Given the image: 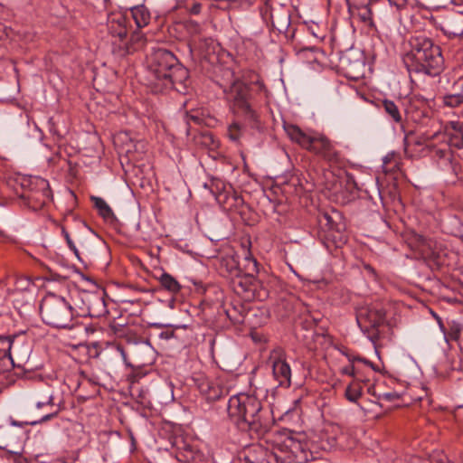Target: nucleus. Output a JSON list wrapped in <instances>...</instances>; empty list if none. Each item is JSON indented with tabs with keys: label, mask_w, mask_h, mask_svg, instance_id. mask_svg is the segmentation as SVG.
<instances>
[{
	"label": "nucleus",
	"mask_w": 463,
	"mask_h": 463,
	"mask_svg": "<svg viewBox=\"0 0 463 463\" xmlns=\"http://www.w3.org/2000/svg\"><path fill=\"white\" fill-rule=\"evenodd\" d=\"M367 392H368V393H369V394H371V395L375 396V397H377V398H378V394L375 392V391H374V387H373V386H372V385H371V386H369V387L367 388Z\"/></svg>",
	"instance_id": "nucleus-46"
},
{
	"label": "nucleus",
	"mask_w": 463,
	"mask_h": 463,
	"mask_svg": "<svg viewBox=\"0 0 463 463\" xmlns=\"http://www.w3.org/2000/svg\"><path fill=\"white\" fill-rule=\"evenodd\" d=\"M198 143L212 151H214L219 147V141L215 139L213 134L208 132L202 133L198 137Z\"/></svg>",
	"instance_id": "nucleus-25"
},
{
	"label": "nucleus",
	"mask_w": 463,
	"mask_h": 463,
	"mask_svg": "<svg viewBox=\"0 0 463 463\" xmlns=\"http://www.w3.org/2000/svg\"><path fill=\"white\" fill-rule=\"evenodd\" d=\"M91 201L94 203L95 207L99 211V213L107 221L115 220V214L110 208V206L107 203V202L97 196H92Z\"/></svg>",
	"instance_id": "nucleus-22"
},
{
	"label": "nucleus",
	"mask_w": 463,
	"mask_h": 463,
	"mask_svg": "<svg viewBox=\"0 0 463 463\" xmlns=\"http://www.w3.org/2000/svg\"><path fill=\"white\" fill-rule=\"evenodd\" d=\"M161 286L171 293H177L181 289L179 282L169 273L163 272L158 279Z\"/></svg>",
	"instance_id": "nucleus-24"
},
{
	"label": "nucleus",
	"mask_w": 463,
	"mask_h": 463,
	"mask_svg": "<svg viewBox=\"0 0 463 463\" xmlns=\"http://www.w3.org/2000/svg\"><path fill=\"white\" fill-rule=\"evenodd\" d=\"M186 29L192 34H197L201 31L199 24L194 21H188L186 23Z\"/></svg>",
	"instance_id": "nucleus-35"
},
{
	"label": "nucleus",
	"mask_w": 463,
	"mask_h": 463,
	"mask_svg": "<svg viewBox=\"0 0 463 463\" xmlns=\"http://www.w3.org/2000/svg\"><path fill=\"white\" fill-rule=\"evenodd\" d=\"M341 435V429L338 425H327L319 437L320 448L324 450H330L338 445Z\"/></svg>",
	"instance_id": "nucleus-16"
},
{
	"label": "nucleus",
	"mask_w": 463,
	"mask_h": 463,
	"mask_svg": "<svg viewBox=\"0 0 463 463\" xmlns=\"http://www.w3.org/2000/svg\"><path fill=\"white\" fill-rule=\"evenodd\" d=\"M128 148L126 149V152L127 153H130L131 152V147L133 146L135 149H138V148H141V149H144L146 145L143 141H137L136 142L135 144L130 141V144L128 145Z\"/></svg>",
	"instance_id": "nucleus-39"
},
{
	"label": "nucleus",
	"mask_w": 463,
	"mask_h": 463,
	"mask_svg": "<svg viewBox=\"0 0 463 463\" xmlns=\"http://www.w3.org/2000/svg\"><path fill=\"white\" fill-rule=\"evenodd\" d=\"M173 336H174V333L169 332V331L162 332L160 334V337L163 339H165V340H168V339L172 338Z\"/></svg>",
	"instance_id": "nucleus-44"
},
{
	"label": "nucleus",
	"mask_w": 463,
	"mask_h": 463,
	"mask_svg": "<svg viewBox=\"0 0 463 463\" xmlns=\"http://www.w3.org/2000/svg\"><path fill=\"white\" fill-rule=\"evenodd\" d=\"M443 101L448 107H458L463 103V93L447 94L444 96Z\"/></svg>",
	"instance_id": "nucleus-29"
},
{
	"label": "nucleus",
	"mask_w": 463,
	"mask_h": 463,
	"mask_svg": "<svg viewBox=\"0 0 463 463\" xmlns=\"http://www.w3.org/2000/svg\"><path fill=\"white\" fill-rule=\"evenodd\" d=\"M367 380L365 378L364 379H353L346 386L345 390L344 396L345 398L353 403L357 404L360 408H362L361 405H359L358 401L363 395V390L364 386L363 383H366Z\"/></svg>",
	"instance_id": "nucleus-18"
},
{
	"label": "nucleus",
	"mask_w": 463,
	"mask_h": 463,
	"mask_svg": "<svg viewBox=\"0 0 463 463\" xmlns=\"http://www.w3.org/2000/svg\"><path fill=\"white\" fill-rule=\"evenodd\" d=\"M227 135L232 141L238 142L242 136L241 126L237 122L232 123L228 127Z\"/></svg>",
	"instance_id": "nucleus-28"
},
{
	"label": "nucleus",
	"mask_w": 463,
	"mask_h": 463,
	"mask_svg": "<svg viewBox=\"0 0 463 463\" xmlns=\"http://www.w3.org/2000/svg\"><path fill=\"white\" fill-rule=\"evenodd\" d=\"M274 380L279 386L288 388L291 385V368L281 349L274 350L269 356Z\"/></svg>",
	"instance_id": "nucleus-12"
},
{
	"label": "nucleus",
	"mask_w": 463,
	"mask_h": 463,
	"mask_svg": "<svg viewBox=\"0 0 463 463\" xmlns=\"http://www.w3.org/2000/svg\"><path fill=\"white\" fill-rule=\"evenodd\" d=\"M408 45L402 60L410 74L435 77L443 71L445 61L441 49L431 38L423 34L414 35L410 38Z\"/></svg>",
	"instance_id": "nucleus-4"
},
{
	"label": "nucleus",
	"mask_w": 463,
	"mask_h": 463,
	"mask_svg": "<svg viewBox=\"0 0 463 463\" xmlns=\"http://www.w3.org/2000/svg\"><path fill=\"white\" fill-rule=\"evenodd\" d=\"M129 11L137 28L146 27L149 24L150 12L144 5L133 6Z\"/></svg>",
	"instance_id": "nucleus-19"
},
{
	"label": "nucleus",
	"mask_w": 463,
	"mask_h": 463,
	"mask_svg": "<svg viewBox=\"0 0 463 463\" xmlns=\"http://www.w3.org/2000/svg\"><path fill=\"white\" fill-rule=\"evenodd\" d=\"M26 206L37 212L49 207L53 196L49 182L42 177L35 176L30 180L29 189L22 195Z\"/></svg>",
	"instance_id": "nucleus-10"
},
{
	"label": "nucleus",
	"mask_w": 463,
	"mask_h": 463,
	"mask_svg": "<svg viewBox=\"0 0 463 463\" xmlns=\"http://www.w3.org/2000/svg\"><path fill=\"white\" fill-rule=\"evenodd\" d=\"M227 411L230 419L241 430L260 436L269 428V412L263 410L255 393L241 392L232 395L228 401Z\"/></svg>",
	"instance_id": "nucleus-2"
},
{
	"label": "nucleus",
	"mask_w": 463,
	"mask_h": 463,
	"mask_svg": "<svg viewBox=\"0 0 463 463\" xmlns=\"http://www.w3.org/2000/svg\"><path fill=\"white\" fill-rule=\"evenodd\" d=\"M144 42H145V35L143 33H141L140 32L133 33L130 40L128 41V43L132 48L131 52L135 51V48L133 47L134 43H137L141 46Z\"/></svg>",
	"instance_id": "nucleus-33"
},
{
	"label": "nucleus",
	"mask_w": 463,
	"mask_h": 463,
	"mask_svg": "<svg viewBox=\"0 0 463 463\" xmlns=\"http://www.w3.org/2000/svg\"><path fill=\"white\" fill-rule=\"evenodd\" d=\"M398 397L397 393L395 392H383L378 394V399L380 400H385V401H392Z\"/></svg>",
	"instance_id": "nucleus-38"
},
{
	"label": "nucleus",
	"mask_w": 463,
	"mask_h": 463,
	"mask_svg": "<svg viewBox=\"0 0 463 463\" xmlns=\"http://www.w3.org/2000/svg\"><path fill=\"white\" fill-rule=\"evenodd\" d=\"M356 322L364 335L375 342L379 338L378 328L385 322V311L380 304L363 307L357 310Z\"/></svg>",
	"instance_id": "nucleus-9"
},
{
	"label": "nucleus",
	"mask_w": 463,
	"mask_h": 463,
	"mask_svg": "<svg viewBox=\"0 0 463 463\" xmlns=\"http://www.w3.org/2000/svg\"><path fill=\"white\" fill-rule=\"evenodd\" d=\"M455 393L459 402L458 407L463 408V374L457 379Z\"/></svg>",
	"instance_id": "nucleus-30"
},
{
	"label": "nucleus",
	"mask_w": 463,
	"mask_h": 463,
	"mask_svg": "<svg viewBox=\"0 0 463 463\" xmlns=\"http://www.w3.org/2000/svg\"><path fill=\"white\" fill-rule=\"evenodd\" d=\"M108 31L112 37L113 51L120 56L131 52L132 48L127 39L128 19L121 13L112 14L108 18Z\"/></svg>",
	"instance_id": "nucleus-11"
},
{
	"label": "nucleus",
	"mask_w": 463,
	"mask_h": 463,
	"mask_svg": "<svg viewBox=\"0 0 463 463\" xmlns=\"http://www.w3.org/2000/svg\"><path fill=\"white\" fill-rule=\"evenodd\" d=\"M146 85L154 93L175 90L185 93L190 84L189 71L170 51L158 48L147 56Z\"/></svg>",
	"instance_id": "nucleus-1"
},
{
	"label": "nucleus",
	"mask_w": 463,
	"mask_h": 463,
	"mask_svg": "<svg viewBox=\"0 0 463 463\" xmlns=\"http://www.w3.org/2000/svg\"><path fill=\"white\" fill-rule=\"evenodd\" d=\"M13 347V340L9 336H0V371H8L10 352Z\"/></svg>",
	"instance_id": "nucleus-20"
},
{
	"label": "nucleus",
	"mask_w": 463,
	"mask_h": 463,
	"mask_svg": "<svg viewBox=\"0 0 463 463\" xmlns=\"http://www.w3.org/2000/svg\"><path fill=\"white\" fill-rule=\"evenodd\" d=\"M383 108L387 116L395 123L402 124V116L398 106L390 99H384L383 101Z\"/></svg>",
	"instance_id": "nucleus-23"
},
{
	"label": "nucleus",
	"mask_w": 463,
	"mask_h": 463,
	"mask_svg": "<svg viewBox=\"0 0 463 463\" xmlns=\"http://www.w3.org/2000/svg\"><path fill=\"white\" fill-rule=\"evenodd\" d=\"M452 132L449 134L450 145L461 149L463 148V122H451Z\"/></svg>",
	"instance_id": "nucleus-21"
},
{
	"label": "nucleus",
	"mask_w": 463,
	"mask_h": 463,
	"mask_svg": "<svg viewBox=\"0 0 463 463\" xmlns=\"http://www.w3.org/2000/svg\"><path fill=\"white\" fill-rule=\"evenodd\" d=\"M56 415L55 412H52V413H47L45 414L44 416L42 417V419L40 420H37V421H33L31 422L32 425H35L39 422H43V421H46L48 420H51L52 418H53L54 416Z\"/></svg>",
	"instance_id": "nucleus-41"
},
{
	"label": "nucleus",
	"mask_w": 463,
	"mask_h": 463,
	"mask_svg": "<svg viewBox=\"0 0 463 463\" xmlns=\"http://www.w3.org/2000/svg\"><path fill=\"white\" fill-rule=\"evenodd\" d=\"M342 374L353 377V379H364L361 372V366L358 364H348L340 370Z\"/></svg>",
	"instance_id": "nucleus-27"
},
{
	"label": "nucleus",
	"mask_w": 463,
	"mask_h": 463,
	"mask_svg": "<svg viewBox=\"0 0 463 463\" xmlns=\"http://www.w3.org/2000/svg\"><path fill=\"white\" fill-rule=\"evenodd\" d=\"M284 130L289 139L302 148L321 156L329 164L340 163V153L325 135L313 130L305 131L294 124H284Z\"/></svg>",
	"instance_id": "nucleus-5"
},
{
	"label": "nucleus",
	"mask_w": 463,
	"mask_h": 463,
	"mask_svg": "<svg viewBox=\"0 0 463 463\" xmlns=\"http://www.w3.org/2000/svg\"><path fill=\"white\" fill-rule=\"evenodd\" d=\"M52 397L49 396L45 402H38L36 403L37 408H42L45 405H52Z\"/></svg>",
	"instance_id": "nucleus-42"
},
{
	"label": "nucleus",
	"mask_w": 463,
	"mask_h": 463,
	"mask_svg": "<svg viewBox=\"0 0 463 463\" xmlns=\"http://www.w3.org/2000/svg\"><path fill=\"white\" fill-rule=\"evenodd\" d=\"M85 302L87 303L89 315L92 317H100L108 313L104 298L99 294H86Z\"/></svg>",
	"instance_id": "nucleus-17"
},
{
	"label": "nucleus",
	"mask_w": 463,
	"mask_h": 463,
	"mask_svg": "<svg viewBox=\"0 0 463 463\" xmlns=\"http://www.w3.org/2000/svg\"><path fill=\"white\" fill-rule=\"evenodd\" d=\"M321 223H323L325 222V224L328 226V229L331 231L334 229V226H333V220H332V217L327 214V213H324L319 221Z\"/></svg>",
	"instance_id": "nucleus-37"
},
{
	"label": "nucleus",
	"mask_w": 463,
	"mask_h": 463,
	"mask_svg": "<svg viewBox=\"0 0 463 463\" xmlns=\"http://www.w3.org/2000/svg\"><path fill=\"white\" fill-rule=\"evenodd\" d=\"M25 432L21 429H0V448L12 454H21Z\"/></svg>",
	"instance_id": "nucleus-13"
},
{
	"label": "nucleus",
	"mask_w": 463,
	"mask_h": 463,
	"mask_svg": "<svg viewBox=\"0 0 463 463\" xmlns=\"http://www.w3.org/2000/svg\"><path fill=\"white\" fill-rule=\"evenodd\" d=\"M194 383L199 392L209 401H215L222 395V390L206 376L198 374L194 377Z\"/></svg>",
	"instance_id": "nucleus-15"
},
{
	"label": "nucleus",
	"mask_w": 463,
	"mask_h": 463,
	"mask_svg": "<svg viewBox=\"0 0 463 463\" xmlns=\"http://www.w3.org/2000/svg\"><path fill=\"white\" fill-rule=\"evenodd\" d=\"M404 146H405V149H407V146H408L407 137H405V138H404Z\"/></svg>",
	"instance_id": "nucleus-47"
},
{
	"label": "nucleus",
	"mask_w": 463,
	"mask_h": 463,
	"mask_svg": "<svg viewBox=\"0 0 463 463\" xmlns=\"http://www.w3.org/2000/svg\"><path fill=\"white\" fill-rule=\"evenodd\" d=\"M186 120L188 122H190V120L195 122V123H198L200 121V118L197 117V116H194V115H187L186 116Z\"/></svg>",
	"instance_id": "nucleus-45"
},
{
	"label": "nucleus",
	"mask_w": 463,
	"mask_h": 463,
	"mask_svg": "<svg viewBox=\"0 0 463 463\" xmlns=\"http://www.w3.org/2000/svg\"><path fill=\"white\" fill-rule=\"evenodd\" d=\"M32 353L31 345L28 343H20L13 340V347L10 352L8 371L13 367L26 369Z\"/></svg>",
	"instance_id": "nucleus-14"
},
{
	"label": "nucleus",
	"mask_w": 463,
	"mask_h": 463,
	"mask_svg": "<svg viewBox=\"0 0 463 463\" xmlns=\"http://www.w3.org/2000/svg\"><path fill=\"white\" fill-rule=\"evenodd\" d=\"M234 289L238 293L247 292L250 290V284L248 279H238L233 282Z\"/></svg>",
	"instance_id": "nucleus-31"
},
{
	"label": "nucleus",
	"mask_w": 463,
	"mask_h": 463,
	"mask_svg": "<svg viewBox=\"0 0 463 463\" xmlns=\"http://www.w3.org/2000/svg\"><path fill=\"white\" fill-rule=\"evenodd\" d=\"M317 28V24H311L307 27V30L308 32L316 38H318L320 39V37L318 36V34L316 32V29Z\"/></svg>",
	"instance_id": "nucleus-43"
},
{
	"label": "nucleus",
	"mask_w": 463,
	"mask_h": 463,
	"mask_svg": "<svg viewBox=\"0 0 463 463\" xmlns=\"http://www.w3.org/2000/svg\"><path fill=\"white\" fill-rule=\"evenodd\" d=\"M40 314L43 321L56 328L75 326V310L63 297L48 293L42 300Z\"/></svg>",
	"instance_id": "nucleus-6"
},
{
	"label": "nucleus",
	"mask_w": 463,
	"mask_h": 463,
	"mask_svg": "<svg viewBox=\"0 0 463 463\" xmlns=\"http://www.w3.org/2000/svg\"><path fill=\"white\" fill-rule=\"evenodd\" d=\"M225 97L232 109L241 114L249 121L251 128L260 129V121L258 113L250 104L251 94L250 87L240 80H234L227 90H224Z\"/></svg>",
	"instance_id": "nucleus-8"
},
{
	"label": "nucleus",
	"mask_w": 463,
	"mask_h": 463,
	"mask_svg": "<svg viewBox=\"0 0 463 463\" xmlns=\"http://www.w3.org/2000/svg\"><path fill=\"white\" fill-rule=\"evenodd\" d=\"M442 31L449 39L459 37L463 34V29L451 30L449 27H446Z\"/></svg>",
	"instance_id": "nucleus-34"
},
{
	"label": "nucleus",
	"mask_w": 463,
	"mask_h": 463,
	"mask_svg": "<svg viewBox=\"0 0 463 463\" xmlns=\"http://www.w3.org/2000/svg\"><path fill=\"white\" fill-rule=\"evenodd\" d=\"M245 260L249 262V265L252 266L251 268H249L250 269V271L256 272L258 269H257V260L255 259H253L250 255L249 257H246Z\"/></svg>",
	"instance_id": "nucleus-40"
},
{
	"label": "nucleus",
	"mask_w": 463,
	"mask_h": 463,
	"mask_svg": "<svg viewBox=\"0 0 463 463\" xmlns=\"http://www.w3.org/2000/svg\"><path fill=\"white\" fill-rule=\"evenodd\" d=\"M408 45L402 60L410 74L435 77L443 71L445 61L441 49L431 38L423 34L414 35L410 38Z\"/></svg>",
	"instance_id": "nucleus-3"
},
{
	"label": "nucleus",
	"mask_w": 463,
	"mask_h": 463,
	"mask_svg": "<svg viewBox=\"0 0 463 463\" xmlns=\"http://www.w3.org/2000/svg\"><path fill=\"white\" fill-rule=\"evenodd\" d=\"M115 349H116V351L120 354V356H121V358H122V360H123L124 364H125L127 366H130V364H129V363H128V361L127 354H126V352H125V350H124L123 346H122V345H115Z\"/></svg>",
	"instance_id": "nucleus-36"
},
{
	"label": "nucleus",
	"mask_w": 463,
	"mask_h": 463,
	"mask_svg": "<svg viewBox=\"0 0 463 463\" xmlns=\"http://www.w3.org/2000/svg\"><path fill=\"white\" fill-rule=\"evenodd\" d=\"M61 234L63 235L69 249L75 254V256L78 259H80L79 250H78L76 245L74 244V242L72 241V240L71 239L69 232L65 230V228L61 229Z\"/></svg>",
	"instance_id": "nucleus-32"
},
{
	"label": "nucleus",
	"mask_w": 463,
	"mask_h": 463,
	"mask_svg": "<svg viewBox=\"0 0 463 463\" xmlns=\"http://www.w3.org/2000/svg\"><path fill=\"white\" fill-rule=\"evenodd\" d=\"M341 352L347 358L349 364H358L360 366H361V364H364V365L371 368L372 370L375 371V368L373 367V363L366 360L365 358L355 355L347 351H341Z\"/></svg>",
	"instance_id": "nucleus-26"
},
{
	"label": "nucleus",
	"mask_w": 463,
	"mask_h": 463,
	"mask_svg": "<svg viewBox=\"0 0 463 463\" xmlns=\"http://www.w3.org/2000/svg\"><path fill=\"white\" fill-rule=\"evenodd\" d=\"M274 456L282 463H306L309 452L306 444L296 439L289 431L282 430L272 438Z\"/></svg>",
	"instance_id": "nucleus-7"
}]
</instances>
